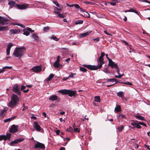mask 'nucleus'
<instances>
[{
	"label": "nucleus",
	"instance_id": "obj_1",
	"mask_svg": "<svg viewBox=\"0 0 150 150\" xmlns=\"http://www.w3.org/2000/svg\"><path fill=\"white\" fill-rule=\"evenodd\" d=\"M25 50V48L23 47H17L14 50L13 53V55L20 58L24 54Z\"/></svg>",
	"mask_w": 150,
	"mask_h": 150
},
{
	"label": "nucleus",
	"instance_id": "obj_2",
	"mask_svg": "<svg viewBox=\"0 0 150 150\" xmlns=\"http://www.w3.org/2000/svg\"><path fill=\"white\" fill-rule=\"evenodd\" d=\"M19 101V98L18 96L13 93L11 97V100L8 104V106L10 108H13Z\"/></svg>",
	"mask_w": 150,
	"mask_h": 150
},
{
	"label": "nucleus",
	"instance_id": "obj_3",
	"mask_svg": "<svg viewBox=\"0 0 150 150\" xmlns=\"http://www.w3.org/2000/svg\"><path fill=\"white\" fill-rule=\"evenodd\" d=\"M58 92L61 93L63 95H68L70 97H75L76 93L75 91H72L70 90L64 89L58 91Z\"/></svg>",
	"mask_w": 150,
	"mask_h": 150
},
{
	"label": "nucleus",
	"instance_id": "obj_4",
	"mask_svg": "<svg viewBox=\"0 0 150 150\" xmlns=\"http://www.w3.org/2000/svg\"><path fill=\"white\" fill-rule=\"evenodd\" d=\"M12 90L14 93L17 94L19 96H21V93L20 92V90L18 84H16L13 86L12 87Z\"/></svg>",
	"mask_w": 150,
	"mask_h": 150
},
{
	"label": "nucleus",
	"instance_id": "obj_5",
	"mask_svg": "<svg viewBox=\"0 0 150 150\" xmlns=\"http://www.w3.org/2000/svg\"><path fill=\"white\" fill-rule=\"evenodd\" d=\"M9 21V20L5 17L0 16V25H4L8 24L7 22Z\"/></svg>",
	"mask_w": 150,
	"mask_h": 150
},
{
	"label": "nucleus",
	"instance_id": "obj_6",
	"mask_svg": "<svg viewBox=\"0 0 150 150\" xmlns=\"http://www.w3.org/2000/svg\"><path fill=\"white\" fill-rule=\"evenodd\" d=\"M30 70L33 71L35 73H38L42 70V67L41 66H37L33 67Z\"/></svg>",
	"mask_w": 150,
	"mask_h": 150
},
{
	"label": "nucleus",
	"instance_id": "obj_7",
	"mask_svg": "<svg viewBox=\"0 0 150 150\" xmlns=\"http://www.w3.org/2000/svg\"><path fill=\"white\" fill-rule=\"evenodd\" d=\"M17 7L21 10L25 9L28 7L29 5L28 4H16Z\"/></svg>",
	"mask_w": 150,
	"mask_h": 150
},
{
	"label": "nucleus",
	"instance_id": "obj_8",
	"mask_svg": "<svg viewBox=\"0 0 150 150\" xmlns=\"http://www.w3.org/2000/svg\"><path fill=\"white\" fill-rule=\"evenodd\" d=\"M11 134L10 133H8L5 135L0 136V141L4 140L5 141L7 140H9L11 138Z\"/></svg>",
	"mask_w": 150,
	"mask_h": 150
},
{
	"label": "nucleus",
	"instance_id": "obj_9",
	"mask_svg": "<svg viewBox=\"0 0 150 150\" xmlns=\"http://www.w3.org/2000/svg\"><path fill=\"white\" fill-rule=\"evenodd\" d=\"M34 148H40L42 150H44L45 149V146L44 144L38 142L35 144Z\"/></svg>",
	"mask_w": 150,
	"mask_h": 150
},
{
	"label": "nucleus",
	"instance_id": "obj_10",
	"mask_svg": "<svg viewBox=\"0 0 150 150\" xmlns=\"http://www.w3.org/2000/svg\"><path fill=\"white\" fill-rule=\"evenodd\" d=\"M18 127L17 125L16 126L14 125H12L10 129V132L13 133L16 132L18 131Z\"/></svg>",
	"mask_w": 150,
	"mask_h": 150
},
{
	"label": "nucleus",
	"instance_id": "obj_11",
	"mask_svg": "<svg viewBox=\"0 0 150 150\" xmlns=\"http://www.w3.org/2000/svg\"><path fill=\"white\" fill-rule=\"evenodd\" d=\"M34 127L35 128V130L41 132V130H42V129L41 128L40 126L38 124V123L36 122H34Z\"/></svg>",
	"mask_w": 150,
	"mask_h": 150
},
{
	"label": "nucleus",
	"instance_id": "obj_12",
	"mask_svg": "<svg viewBox=\"0 0 150 150\" xmlns=\"http://www.w3.org/2000/svg\"><path fill=\"white\" fill-rule=\"evenodd\" d=\"M108 62L109 65L111 67H115V68H117L118 67L117 65L113 62L111 59L110 60V61H108Z\"/></svg>",
	"mask_w": 150,
	"mask_h": 150
},
{
	"label": "nucleus",
	"instance_id": "obj_13",
	"mask_svg": "<svg viewBox=\"0 0 150 150\" xmlns=\"http://www.w3.org/2000/svg\"><path fill=\"white\" fill-rule=\"evenodd\" d=\"M84 66L90 70H96V66L84 65Z\"/></svg>",
	"mask_w": 150,
	"mask_h": 150
},
{
	"label": "nucleus",
	"instance_id": "obj_14",
	"mask_svg": "<svg viewBox=\"0 0 150 150\" xmlns=\"http://www.w3.org/2000/svg\"><path fill=\"white\" fill-rule=\"evenodd\" d=\"M135 122H132L131 125H133L134 127H136L137 128L139 129H140L142 127L140 126V124L138 123H136V122H138V121H135Z\"/></svg>",
	"mask_w": 150,
	"mask_h": 150
},
{
	"label": "nucleus",
	"instance_id": "obj_15",
	"mask_svg": "<svg viewBox=\"0 0 150 150\" xmlns=\"http://www.w3.org/2000/svg\"><path fill=\"white\" fill-rule=\"evenodd\" d=\"M13 46V44L11 43H9L8 45L7 48L6 50V54L7 55H9L11 48Z\"/></svg>",
	"mask_w": 150,
	"mask_h": 150
},
{
	"label": "nucleus",
	"instance_id": "obj_16",
	"mask_svg": "<svg viewBox=\"0 0 150 150\" xmlns=\"http://www.w3.org/2000/svg\"><path fill=\"white\" fill-rule=\"evenodd\" d=\"M97 61L98 63V64L97 66H96V70L100 69L102 67L103 64L105 63L104 61Z\"/></svg>",
	"mask_w": 150,
	"mask_h": 150
},
{
	"label": "nucleus",
	"instance_id": "obj_17",
	"mask_svg": "<svg viewBox=\"0 0 150 150\" xmlns=\"http://www.w3.org/2000/svg\"><path fill=\"white\" fill-rule=\"evenodd\" d=\"M20 32V31H18L16 29H13L9 30L10 34L11 35L12 34H18Z\"/></svg>",
	"mask_w": 150,
	"mask_h": 150
},
{
	"label": "nucleus",
	"instance_id": "obj_18",
	"mask_svg": "<svg viewBox=\"0 0 150 150\" xmlns=\"http://www.w3.org/2000/svg\"><path fill=\"white\" fill-rule=\"evenodd\" d=\"M32 36L36 42H38L39 41V37L37 34L33 33L32 34Z\"/></svg>",
	"mask_w": 150,
	"mask_h": 150
},
{
	"label": "nucleus",
	"instance_id": "obj_19",
	"mask_svg": "<svg viewBox=\"0 0 150 150\" xmlns=\"http://www.w3.org/2000/svg\"><path fill=\"white\" fill-rule=\"evenodd\" d=\"M8 4L9 5L10 7L11 8L15 6L16 5L15 2L13 1H10L8 2Z\"/></svg>",
	"mask_w": 150,
	"mask_h": 150
},
{
	"label": "nucleus",
	"instance_id": "obj_20",
	"mask_svg": "<svg viewBox=\"0 0 150 150\" xmlns=\"http://www.w3.org/2000/svg\"><path fill=\"white\" fill-rule=\"evenodd\" d=\"M58 99V97L55 95H52L50 96L49 98V100L52 101H54Z\"/></svg>",
	"mask_w": 150,
	"mask_h": 150
},
{
	"label": "nucleus",
	"instance_id": "obj_21",
	"mask_svg": "<svg viewBox=\"0 0 150 150\" xmlns=\"http://www.w3.org/2000/svg\"><path fill=\"white\" fill-rule=\"evenodd\" d=\"M105 54L104 52H101L100 56L98 59L97 61H104L103 58Z\"/></svg>",
	"mask_w": 150,
	"mask_h": 150
},
{
	"label": "nucleus",
	"instance_id": "obj_22",
	"mask_svg": "<svg viewBox=\"0 0 150 150\" xmlns=\"http://www.w3.org/2000/svg\"><path fill=\"white\" fill-rule=\"evenodd\" d=\"M56 13L57 14H58L57 16L59 17V18H64L65 17H66V16L65 14V13H64L61 14V13H59L58 12H56Z\"/></svg>",
	"mask_w": 150,
	"mask_h": 150
},
{
	"label": "nucleus",
	"instance_id": "obj_23",
	"mask_svg": "<svg viewBox=\"0 0 150 150\" xmlns=\"http://www.w3.org/2000/svg\"><path fill=\"white\" fill-rule=\"evenodd\" d=\"M135 117L138 120H144V117L140 115H135Z\"/></svg>",
	"mask_w": 150,
	"mask_h": 150
},
{
	"label": "nucleus",
	"instance_id": "obj_24",
	"mask_svg": "<svg viewBox=\"0 0 150 150\" xmlns=\"http://www.w3.org/2000/svg\"><path fill=\"white\" fill-rule=\"evenodd\" d=\"M16 117V116H14L12 117H11V118H9L8 119L4 120V122L5 123L7 122L10 121L12 120H13Z\"/></svg>",
	"mask_w": 150,
	"mask_h": 150
},
{
	"label": "nucleus",
	"instance_id": "obj_25",
	"mask_svg": "<svg viewBox=\"0 0 150 150\" xmlns=\"http://www.w3.org/2000/svg\"><path fill=\"white\" fill-rule=\"evenodd\" d=\"M96 16L99 18H105V16L103 14L98 13L96 14Z\"/></svg>",
	"mask_w": 150,
	"mask_h": 150
},
{
	"label": "nucleus",
	"instance_id": "obj_26",
	"mask_svg": "<svg viewBox=\"0 0 150 150\" xmlns=\"http://www.w3.org/2000/svg\"><path fill=\"white\" fill-rule=\"evenodd\" d=\"M60 64H59V62H54L53 64V66L55 68H59L60 66Z\"/></svg>",
	"mask_w": 150,
	"mask_h": 150
},
{
	"label": "nucleus",
	"instance_id": "obj_27",
	"mask_svg": "<svg viewBox=\"0 0 150 150\" xmlns=\"http://www.w3.org/2000/svg\"><path fill=\"white\" fill-rule=\"evenodd\" d=\"M54 76V75L53 74H50L48 78L47 79V81H50L53 78Z\"/></svg>",
	"mask_w": 150,
	"mask_h": 150
},
{
	"label": "nucleus",
	"instance_id": "obj_28",
	"mask_svg": "<svg viewBox=\"0 0 150 150\" xmlns=\"http://www.w3.org/2000/svg\"><path fill=\"white\" fill-rule=\"evenodd\" d=\"M23 34L26 36H28L30 34V33L27 30L24 29L23 30Z\"/></svg>",
	"mask_w": 150,
	"mask_h": 150
},
{
	"label": "nucleus",
	"instance_id": "obj_29",
	"mask_svg": "<svg viewBox=\"0 0 150 150\" xmlns=\"http://www.w3.org/2000/svg\"><path fill=\"white\" fill-rule=\"evenodd\" d=\"M115 110L117 112H119L121 111V107L120 105H118L116 107L115 109Z\"/></svg>",
	"mask_w": 150,
	"mask_h": 150
},
{
	"label": "nucleus",
	"instance_id": "obj_30",
	"mask_svg": "<svg viewBox=\"0 0 150 150\" xmlns=\"http://www.w3.org/2000/svg\"><path fill=\"white\" fill-rule=\"evenodd\" d=\"M83 20H78L76 21L75 23L76 25L81 24H83Z\"/></svg>",
	"mask_w": 150,
	"mask_h": 150
},
{
	"label": "nucleus",
	"instance_id": "obj_31",
	"mask_svg": "<svg viewBox=\"0 0 150 150\" xmlns=\"http://www.w3.org/2000/svg\"><path fill=\"white\" fill-rule=\"evenodd\" d=\"M8 30V27L7 26H0V31H2L6 30Z\"/></svg>",
	"mask_w": 150,
	"mask_h": 150
},
{
	"label": "nucleus",
	"instance_id": "obj_32",
	"mask_svg": "<svg viewBox=\"0 0 150 150\" xmlns=\"http://www.w3.org/2000/svg\"><path fill=\"white\" fill-rule=\"evenodd\" d=\"M50 38L56 41H58L59 40V39L58 38H57L56 37V36L53 35H52L51 37Z\"/></svg>",
	"mask_w": 150,
	"mask_h": 150
},
{
	"label": "nucleus",
	"instance_id": "obj_33",
	"mask_svg": "<svg viewBox=\"0 0 150 150\" xmlns=\"http://www.w3.org/2000/svg\"><path fill=\"white\" fill-rule=\"evenodd\" d=\"M124 128V127L123 125H122L121 126H119L117 129H118V131L120 132H121L122 129Z\"/></svg>",
	"mask_w": 150,
	"mask_h": 150
},
{
	"label": "nucleus",
	"instance_id": "obj_34",
	"mask_svg": "<svg viewBox=\"0 0 150 150\" xmlns=\"http://www.w3.org/2000/svg\"><path fill=\"white\" fill-rule=\"evenodd\" d=\"M94 101L95 102H100V98L99 96H96L94 97Z\"/></svg>",
	"mask_w": 150,
	"mask_h": 150
},
{
	"label": "nucleus",
	"instance_id": "obj_35",
	"mask_svg": "<svg viewBox=\"0 0 150 150\" xmlns=\"http://www.w3.org/2000/svg\"><path fill=\"white\" fill-rule=\"evenodd\" d=\"M16 141L17 143H18L21 142L23 141L24 140V138H21L19 139H16Z\"/></svg>",
	"mask_w": 150,
	"mask_h": 150
},
{
	"label": "nucleus",
	"instance_id": "obj_36",
	"mask_svg": "<svg viewBox=\"0 0 150 150\" xmlns=\"http://www.w3.org/2000/svg\"><path fill=\"white\" fill-rule=\"evenodd\" d=\"M104 80H105L106 82H113V81H115V79H104Z\"/></svg>",
	"mask_w": 150,
	"mask_h": 150
},
{
	"label": "nucleus",
	"instance_id": "obj_37",
	"mask_svg": "<svg viewBox=\"0 0 150 150\" xmlns=\"http://www.w3.org/2000/svg\"><path fill=\"white\" fill-rule=\"evenodd\" d=\"M53 2L56 6H57L58 7L60 8H63V6L62 5L60 6L59 5V3L57 1H53Z\"/></svg>",
	"mask_w": 150,
	"mask_h": 150
},
{
	"label": "nucleus",
	"instance_id": "obj_38",
	"mask_svg": "<svg viewBox=\"0 0 150 150\" xmlns=\"http://www.w3.org/2000/svg\"><path fill=\"white\" fill-rule=\"evenodd\" d=\"M120 117V118H122V119H123V118H125V119H126V117H125V115H123V114H122V113H120L119 115L118 116V117L119 118L120 117Z\"/></svg>",
	"mask_w": 150,
	"mask_h": 150
},
{
	"label": "nucleus",
	"instance_id": "obj_39",
	"mask_svg": "<svg viewBox=\"0 0 150 150\" xmlns=\"http://www.w3.org/2000/svg\"><path fill=\"white\" fill-rule=\"evenodd\" d=\"M130 12H132L134 13H136V14H137L139 16L138 13V12L137 11L135 10L132 9H130Z\"/></svg>",
	"mask_w": 150,
	"mask_h": 150
},
{
	"label": "nucleus",
	"instance_id": "obj_40",
	"mask_svg": "<svg viewBox=\"0 0 150 150\" xmlns=\"http://www.w3.org/2000/svg\"><path fill=\"white\" fill-rule=\"evenodd\" d=\"M123 83L124 84H127V85L132 86V83L129 82H121V83Z\"/></svg>",
	"mask_w": 150,
	"mask_h": 150
},
{
	"label": "nucleus",
	"instance_id": "obj_41",
	"mask_svg": "<svg viewBox=\"0 0 150 150\" xmlns=\"http://www.w3.org/2000/svg\"><path fill=\"white\" fill-rule=\"evenodd\" d=\"M80 70L81 71L84 72H86L87 71V69L85 68L82 67H80Z\"/></svg>",
	"mask_w": 150,
	"mask_h": 150
},
{
	"label": "nucleus",
	"instance_id": "obj_42",
	"mask_svg": "<svg viewBox=\"0 0 150 150\" xmlns=\"http://www.w3.org/2000/svg\"><path fill=\"white\" fill-rule=\"evenodd\" d=\"M66 131H69L70 132H73V129L71 127H69V128L66 130Z\"/></svg>",
	"mask_w": 150,
	"mask_h": 150
},
{
	"label": "nucleus",
	"instance_id": "obj_43",
	"mask_svg": "<svg viewBox=\"0 0 150 150\" xmlns=\"http://www.w3.org/2000/svg\"><path fill=\"white\" fill-rule=\"evenodd\" d=\"M49 30V28L48 27H44L43 30L45 32H47Z\"/></svg>",
	"mask_w": 150,
	"mask_h": 150
},
{
	"label": "nucleus",
	"instance_id": "obj_44",
	"mask_svg": "<svg viewBox=\"0 0 150 150\" xmlns=\"http://www.w3.org/2000/svg\"><path fill=\"white\" fill-rule=\"evenodd\" d=\"M10 144H11V145H13L14 144H17V141H16V139H15L12 142H11V143H10Z\"/></svg>",
	"mask_w": 150,
	"mask_h": 150
},
{
	"label": "nucleus",
	"instance_id": "obj_45",
	"mask_svg": "<svg viewBox=\"0 0 150 150\" xmlns=\"http://www.w3.org/2000/svg\"><path fill=\"white\" fill-rule=\"evenodd\" d=\"M123 75H124V74H119L118 76L115 75V77L117 78H121Z\"/></svg>",
	"mask_w": 150,
	"mask_h": 150
},
{
	"label": "nucleus",
	"instance_id": "obj_46",
	"mask_svg": "<svg viewBox=\"0 0 150 150\" xmlns=\"http://www.w3.org/2000/svg\"><path fill=\"white\" fill-rule=\"evenodd\" d=\"M84 3L86 4H91V5H93L95 4L93 2H91L90 1H86L85 2H84Z\"/></svg>",
	"mask_w": 150,
	"mask_h": 150
},
{
	"label": "nucleus",
	"instance_id": "obj_47",
	"mask_svg": "<svg viewBox=\"0 0 150 150\" xmlns=\"http://www.w3.org/2000/svg\"><path fill=\"white\" fill-rule=\"evenodd\" d=\"M103 71L106 74L109 73L108 70L106 68H104L103 69Z\"/></svg>",
	"mask_w": 150,
	"mask_h": 150
},
{
	"label": "nucleus",
	"instance_id": "obj_48",
	"mask_svg": "<svg viewBox=\"0 0 150 150\" xmlns=\"http://www.w3.org/2000/svg\"><path fill=\"white\" fill-rule=\"evenodd\" d=\"M122 94L123 93L122 92H119L117 94V96L120 97H121Z\"/></svg>",
	"mask_w": 150,
	"mask_h": 150
},
{
	"label": "nucleus",
	"instance_id": "obj_49",
	"mask_svg": "<svg viewBox=\"0 0 150 150\" xmlns=\"http://www.w3.org/2000/svg\"><path fill=\"white\" fill-rule=\"evenodd\" d=\"M26 86H24L22 85L21 86L20 90L21 91H23L24 89L26 88Z\"/></svg>",
	"mask_w": 150,
	"mask_h": 150
},
{
	"label": "nucleus",
	"instance_id": "obj_50",
	"mask_svg": "<svg viewBox=\"0 0 150 150\" xmlns=\"http://www.w3.org/2000/svg\"><path fill=\"white\" fill-rule=\"evenodd\" d=\"M109 3L112 6H114L116 5V3L114 1L111 2H109Z\"/></svg>",
	"mask_w": 150,
	"mask_h": 150
},
{
	"label": "nucleus",
	"instance_id": "obj_51",
	"mask_svg": "<svg viewBox=\"0 0 150 150\" xmlns=\"http://www.w3.org/2000/svg\"><path fill=\"white\" fill-rule=\"evenodd\" d=\"M60 57L59 56H58L57 57V60L55 61V62H59L60 61Z\"/></svg>",
	"mask_w": 150,
	"mask_h": 150
},
{
	"label": "nucleus",
	"instance_id": "obj_52",
	"mask_svg": "<svg viewBox=\"0 0 150 150\" xmlns=\"http://www.w3.org/2000/svg\"><path fill=\"white\" fill-rule=\"evenodd\" d=\"M86 14H85V16L87 18H90V15L87 12H86Z\"/></svg>",
	"mask_w": 150,
	"mask_h": 150
},
{
	"label": "nucleus",
	"instance_id": "obj_53",
	"mask_svg": "<svg viewBox=\"0 0 150 150\" xmlns=\"http://www.w3.org/2000/svg\"><path fill=\"white\" fill-rule=\"evenodd\" d=\"M27 30L28 31H30L31 33H33L34 32V30H32V29L30 28H27Z\"/></svg>",
	"mask_w": 150,
	"mask_h": 150
},
{
	"label": "nucleus",
	"instance_id": "obj_54",
	"mask_svg": "<svg viewBox=\"0 0 150 150\" xmlns=\"http://www.w3.org/2000/svg\"><path fill=\"white\" fill-rule=\"evenodd\" d=\"M140 1L141 2H146L150 4V2L147 0H140Z\"/></svg>",
	"mask_w": 150,
	"mask_h": 150
},
{
	"label": "nucleus",
	"instance_id": "obj_55",
	"mask_svg": "<svg viewBox=\"0 0 150 150\" xmlns=\"http://www.w3.org/2000/svg\"><path fill=\"white\" fill-rule=\"evenodd\" d=\"M74 6L75 8L78 9H79V8H80L79 5L78 4H74Z\"/></svg>",
	"mask_w": 150,
	"mask_h": 150
},
{
	"label": "nucleus",
	"instance_id": "obj_56",
	"mask_svg": "<svg viewBox=\"0 0 150 150\" xmlns=\"http://www.w3.org/2000/svg\"><path fill=\"white\" fill-rule=\"evenodd\" d=\"M69 78H74V75L73 73L72 72H71V74H70L68 76Z\"/></svg>",
	"mask_w": 150,
	"mask_h": 150
},
{
	"label": "nucleus",
	"instance_id": "obj_57",
	"mask_svg": "<svg viewBox=\"0 0 150 150\" xmlns=\"http://www.w3.org/2000/svg\"><path fill=\"white\" fill-rule=\"evenodd\" d=\"M16 25L20 26L22 28H24V26L21 23H17L16 24Z\"/></svg>",
	"mask_w": 150,
	"mask_h": 150
},
{
	"label": "nucleus",
	"instance_id": "obj_58",
	"mask_svg": "<svg viewBox=\"0 0 150 150\" xmlns=\"http://www.w3.org/2000/svg\"><path fill=\"white\" fill-rule=\"evenodd\" d=\"M139 123L140 124V125H143L144 126H145V127L146 126V124H144L143 122H139Z\"/></svg>",
	"mask_w": 150,
	"mask_h": 150
},
{
	"label": "nucleus",
	"instance_id": "obj_59",
	"mask_svg": "<svg viewBox=\"0 0 150 150\" xmlns=\"http://www.w3.org/2000/svg\"><path fill=\"white\" fill-rule=\"evenodd\" d=\"M116 69H117V72L118 75L120 74V70L118 67L117 68H116Z\"/></svg>",
	"mask_w": 150,
	"mask_h": 150
},
{
	"label": "nucleus",
	"instance_id": "obj_60",
	"mask_svg": "<svg viewBox=\"0 0 150 150\" xmlns=\"http://www.w3.org/2000/svg\"><path fill=\"white\" fill-rule=\"evenodd\" d=\"M93 40L97 42H98V41H99L100 39L99 38H94V39H93Z\"/></svg>",
	"mask_w": 150,
	"mask_h": 150
},
{
	"label": "nucleus",
	"instance_id": "obj_61",
	"mask_svg": "<svg viewBox=\"0 0 150 150\" xmlns=\"http://www.w3.org/2000/svg\"><path fill=\"white\" fill-rule=\"evenodd\" d=\"M6 111V110L5 109L4 110H3L1 112V115H3V114H4V112Z\"/></svg>",
	"mask_w": 150,
	"mask_h": 150
},
{
	"label": "nucleus",
	"instance_id": "obj_62",
	"mask_svg": "<svg viewBox=\"0 0 150 150\" xmlns=\"http://www.w3.org/2000/svg\"><path fill=\"white\" fill-rule=\"evenodd\" d=\"M85 36H86V35H85V33L81 34L79 35V36L80 37H84Z\"/></svg>",
	"mask_w": 150,
	"mask_h": 150
},
{
	"label": "nucleus",
	"instance_id": "obj_63",
	"mask_svg": "<svg viewBox=\"0 0 150 150\" xmlns=\"http://www.w3.org/2000/svg\"><path fill=\"white\" fill-rule=\"evenodd\" d=\"M74 131L75 132H79V130H78V128H74Z\"/></svg>",
	"mask_w": 150,
	"mask_h": 150
},
{
	"label": "nucleus",
	"instance_id": "obj_64",
	"mask_svg": "<svg viewBox=\"0 0 150 150\" xmlns=\"http://www.w3.org/2000/svg\"><path fill=\"white\" fill-rule=\"evenodd\" d=\"M60 131L59 130H57L56 131H55V132H56V133L57 134V135H59V133H60Z\"/></svg>",
	"mask_w": 150,
	"mask_h": 150
}]
</instances>
